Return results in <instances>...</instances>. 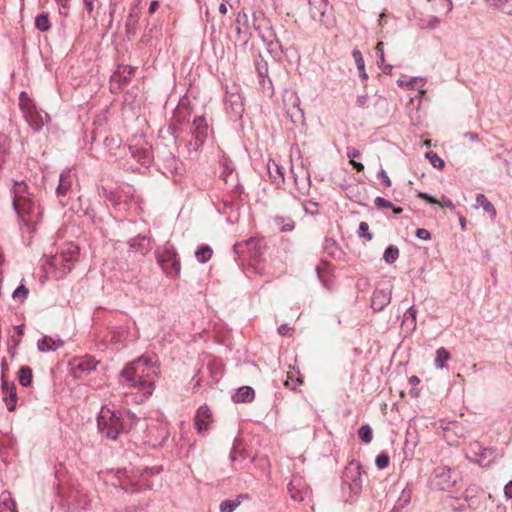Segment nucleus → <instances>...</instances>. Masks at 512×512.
Here are the masks:
<instances>
[{
  "label": "nucleus",
  "mask_w": 512,
  "mask_h": 512,
  "mask_svg": "<svg viewBox=\"0 0 512 512\" xmlns=\"http://www.w3.org/2000/svg\"><path fill=\"white\" fill-rule=\"evenodd\" d=\"M154 357L141 356L128 363L120 372V383L129 388H136L141 393V401L152 395L158 368Z\"/></svg>",
  "instance_id": "f257e3e1"
},
{
  "label": "nucleus",
  "mask_w": 512,
  "mask_h": 512,
  "mask_svg": "<svg viewBox=\"0 0 512 512\" xmlns=\"http://www.w3.org/2000/svg\"><path fill=\"white\" fill-rule=\"evenodd\" d=\"M12 205L21 226L27 228L29 233L35 230L42 217V209L24 181L14 182L11 188Z\"/></svg>",
  "instance_id": "f03ea898"
},
{
  "label": "nucleus",
  "mask_w": 512,
  "mask_h": 512,
  "mask_svg": "<svg viewBox=\"0 0 512 512\" xmlns=\"http://www.w3.org/2000/svg\"><path fill=\"white\" fill-rule=\"evenodd\" d=\"M126 419L134 421L136 416L129 411L111 410L104 406L97 418V426L99 431L108 439L115 440L121 432L127 429Z\"/></svg>",
  "instance_id": "7ed1b4c3"
},
{
  "label": "nucleus",
  "mask_w": 512,
  "mask_h": 512,
  "mask_svg": "<svg viewBox=\"0 0 512 512\" xmlns=\"http://www.w3.org/2000/svg\"><path fill=\"white\" fill-rule=\"evenodd\" d=\"M78 257L79 247L73 243H67L60 253L55 254L49 259L48 266L58 273L57 278H62L72 270Z\"/></svg>",
  "instance_id": "20e7f679"
},
{
  "label": "nucleus",
  "mask_w": 512,
  "mask_h": 512,
  "mask_svg": "<svg viewBox=\"0 0 512 512\" xmlns=\"http://www.w3.org/2000/svg\"><path fill=\"white\" fill-rule=\"evenodd\" d=\"M255 29L263 43L267 46L269 53L274 56H279L282 52V47L272 27L271 21L264 16L256 18Z\"/></svg>",
  "instance_id": "39448f33"
},
{
  "label": "nucleus",
  "mask_w": 512,
  "mask_h": 512,
  "mask_svg": "<svg viewBox=\"0 0 512 512\" xmlns=\"http://www.w3.org/2000/svg\"><path fill=\"white\" fill-rule=\"evenodd\" d=\"M157 261L168 276H177L180 273V258L175 247L169 242L157 250Z\"/></svg>",
  "instance_id": "423d86ee"
},
{
  "label": "nucleus",
  "mask_w": 512,
  "mask_h": 512,
  "mask_svg": "<svg viewBox=\"0 0 512 512\" xmlns=\"http://www.w3.org/2000/svg\"><path fill=\"white\" fill-rule=\"evenodd\" d=\"M310 16L314 21L329 28L334 24L328 4V0H309Z\"/></svg>",
  "instance_id": "0eeeda50"
},
{
  "label": "nucleus",
  "mask_w": 512,
  "mask_h": 512,
  "mask_svg": "<svg viewBox=\"0 0 512 512\" xmlns=\"http://www.w3.org/2000/svg\"><path fill=\"white\" fill-rule=\"evenodd\" d=\"M286 116L293 124H303L305 117L300 107V99L294 91L286 92L283 98Z\"/></svg>",
  "instance_id": "6e6552de"
},
{
  "label": "nucleus",
  "mask_w": 512,
  "mask_h": 512,
  "mask_svg": "<svg viewBox=\"0 0 512 512\" xmlns=\"http://www.w3.org/2000/svg\"><path fill=\"white\" fill-rule=\"evenodd\" d=\"M392 284L387 282L380 283L374 290L371 297V308L376 311H382L391 301Z\"/></svg>",
  "instance_id": "1a4fd4ad"
},
{
  "label": "nucleus",
  "mask_w": 512,
  "mask_h": 512,
  "mask_svg": "<svg viewBox=\"0 0 512 512\" xmlns=\"http://www.w3.org/2000/svg\"><path fill=\"white\" fill-rule=\"evenodd\" d=\"M208 124L206 118L203 116L196 117L192 123V137L193 141L189 143L194 151H197L204 143L208 136Z\"/></svg>",
  "instance_id": "9d476101"
},
{
  "label": "nucleus",
  "mask_w": 512,
  "mask_h": 512,
  "mask_svg": "<svg viewBox=\"0 0 512 512\" xmlns=\"http://www.w3.org/2000/svg\"><path fill=\"white\" fill-rule=\"evenodd\" d=\"M246 249L251 253L252 258L260 257L266 249V242L264 238L251 237L246 241L234 244L233 251L239 255Z\"/></svg>",
  "instance_id": "9b49d317"
},
{
  "label": "nucleus",
  "mask_w": 512,
  "mask_h": 512,
  "mask_svg": "<svg viewBox=\"0 0 512 512\" xmlns=\"http://www.w3.org/2000/svg\"><path fill=\"white\" fill-rule=\"evenodd\" d=\"M343 481L348 484L354 494H359L362 489L361 467L359 463L350 462L345 468Z\"/></svg>",
  "instance_id": "f8f14e48"
},
{
  "label": "nucleus",
  "mask_w": 512,
  "mask_h": 512,
  "mask_svg": "<svg viewBox=\"0 0 512 512\" xmlns=\"http://www.w3.org/2000/svg\"><path fill=\"white\" fill-rule=\"evenodd\" d=\"M288 493L294 501L302 502L309 495L310 488L305 479L298 474H294L287 485Z\"/></svg>",
  "instance_id": "ddd939ff"
},
{
  "label": "nucleus",
  "mask_w": 512,
  "mask_h": 512,
  "mask_svg": "<svg viewBox=\"0 0 512 512\" xmlns=\"http://www.w3.org/2000/svg\"><path fill=\"white\" fill-rule=\"evenodd\" d=\"M22 112L26 122L34 131H40L50 119L49 115L43 110H39L35 104L30 107L26 106Z\"/></svg>",
  "instance_id": "4468645a"
},
{
  "label": "nucleus",
  "mask_w": 512,
  "mask_h": 512,
  "mask_svg": "<svg viewBox=\"0 0 512 512\" xmlns=\"http://www.w3.org/2000/svg\"><path fill=\"white\" fill-rule=\"evenodd\" d=\"M224 105L227 114L232 119H239L244 112L242 97L237 92H226L224 97Z\"/></svg>",
  "instance_id": "2eb2a0df"
},
{
  "label": "nucleus",
  "mask_w": 512,
  "mask_h": 512,
  "mask_svg": "<svg viewBox=\"0 0 512 512\" xmlns=\"http://www.w3.org/2000/svg\"><path fill=\"white\" fill-rule=\"evenodd\" d=\"M129 151L131 157L144 167H148L153 161V153L151 151V147L147 144L141 147H138L137 145H130Z\"/></svg>",
  "instance_id": "dca6fc26"
},
{
  "label": "nucleus",
  "mask_w": 512,
  "mask_h": 512,
  "mask_svg": "<svg viewBox=\"0 0 512 512\" xmlns=\"http://www.w3.org/2000/svg\"><path fill=\"white\" fill-rule=\"evenodd\" d=\"M136 67L130 65H119L110 78L111 84H117L118 88L126 86L130 82V76L134 74Z\"/></svg>",
  "instance_id": "f3484780"
},
{
  "label": "nucleus",
  "mask_w": 512,
  "mask_h": 512,
  "mask_svg": "<svg viewBox=\"0 0 512 512\" xmlns=\"http://www.w3.org/2000/svg\"><path fill=\"white\" fill-rule=\"evenodd\" d=\"M181 163L178 159L175 158L171 153L168 155L166 159V163L163 167V174L167 177H171L174 182L180 180L181 177Z\"/></svg>",
  "instance_id": "a211bd4d"
},
{
  "label": "nucleus",
  "mask_w": 512,
  "mask_h": 512,
  "mask_svg": "<svg viewBox=\"0 0 512 512\" xmlns=\"http://www.w3.org/2000/svg\"><path fill=\"white\" fill-rule=\"evenodd\" d=\"M2 391L4 393L3 400L8 411H14L17 405V392L14 382L4 381L2 383Z\"/></svg>",
  "instance_id": "6ab92c4d"
},
{
  "label": "nucleus",
  "mask_w": 512,
  "mask_h": 512,
  "mask_svg": "<svg viewBox=\"0 0 512 512\" xmlns=\"http://www.w3.org/2000/svg\"><path fill=\"white\" fill-rule=\"evenodd\" d=\"M211 422V412L210 409L206 406H200L195 415V426L199 433H202L207 430L208 425Z\"/></svg>",
  "instance_id": "aec40b11"
},
{
  "label": "nucleus",
  "mask_w": 512,
  "mask_h": 512,
  "mask_svg": "<svg viewBox=\"0 0 512 512\" xmlns=\"http://www.w3.org/2000/svg\"><path fill=\"white\" fill-rule=\"evenodd\" d=\"M267 171L269 177L273 183L276 185H280L284 182V171L283 167L279 165L276 161L270 159L267 163Z\"/></svg>",
  "instance_id": "412c9836"
},
{
  "label": "nucleus",
  "mask_w": 512,
  "mask_h": 512,
  "mask_svg": "<svg viewBox=\"0 0 512 512\" xmlns=\"http://www.w3.org/2000/svg\"><path fill=\"white\" fill-rule=\"evenodd\" d=\"M72 186L71 171L69 169L64 170L59 177V184L56 188L58 197L66 196Z\"/></svg>",
  "instance_id": "4be33fe9"
},
{
  "label": "nucleus",
  "mask_w": 512,
  "mask_h": 512,
  "mask_svg": "<svg viewBox=\"0 0 512 512\" xmlns=\"http://www.w3.org/2000/svg\"><path fill=\"white\" fill-rule=\"evenodd\" d=\"M130 248L142 255L151 250L150 239L146 236H137L129 241Z\"/></svg>",
  "instance_id": "5701e85b"
},
{
  "label": "nucleus",
  "mask_w": 512,
  "mask_h": 512,
  "mask_svg": "<svg viewBox=\"0 0 512 512\" xmlns=\"http://www.w3.org/2000/svg\"><path fill=\"white\" fill-rule=\"evenodd\" d=\"M61 346H63V341L61 339H54L48 336L39 339L37 342V347L41 352L55 351Z\"/></svg>",
  "instance_id": "b1692460"
},
{
  "label": "nucleus",
  "mask_w": 512,
  "mask_h": 512,
  "mask_svg": "<svg viewBox=\"0 0 512 512\" xmlns=\"http://www.w3.org/2000/svg\"><path fill=\"white\" fill-rule=\"evenodd\" d=\"M254 396H255V392L252 387L242 386L232 396V399L235 403H248L254 399Z\"/></svg>",
  "instance_id": "393cba45"
},
{
  "label": "nucleus",
  "mask_w": 512,
  "mask_h": 512,
  "mask_svg": "<svg viewBox=\"0 0 512 512\" xmlns=\"http://www.w3.org/2000/svg\"><path fill=\"white\" fill-rule=\"evenodd\" d=\"M220 165L222 167V172L220 174V178L228 183L229 178L233 176L235 172V166L232 160L226 156H223L220 160Z\"/></svg>",
  "instance_id": "a878e982"
},
{
  "label": "nucleus",
  "mask_w": 512,
  "mask_h": 512,
  "mask_svg": "<svg viewBox=\"0 0 512 512\" xmlns=\"http://www.w3.org/2000/svg\"><path fill=\"white\" fill-rule=\"evenodd\" d=\"M0 504V512H18L16 509V502L12 498L11 493L8 491L1 493Z\"/></svg>",
  "instance_id": "bb28decb"
},
{
  "label": "nucleus",
  "mask_w": 512,
  "mask_h": 512,
  "mask_svg": "<svg viewBox=\"0 0 512 512\" xmlns=\"http://www.w3.org/2000/svg\"><path fill=\"white\" fill-rule=\"evenodd\" d=\"M419 198L427 201L431 204H439L441 207H447L451 210L455 209V205L452 203L450 198L446 197L445 195H442L441 200L437 201L433 196L429 195L428 193L421 192L419 193Z\"/></svg>",
  "instance_id": "cd10ccee"
},
{
  "label": "nucleus",
  "mask_w": 512,
  "mask_h": 512,
  "mask_svg": "<svg viewBox=\"0 0 512 512\" xmlns=\"http://www.w3.org/2000/svg\"><path fill=\"white\" fill-rule=\"evenodd\" d=\"M324 252L333 259L340 258L341 250L339 249L336 241L332 238H325L323 242Z\"/></svg>",
  "instance_id": "c85d7f7f"
},
{
  "label": "nucleus",
  "mask_w": 512,
  "mask_h": 512,
  "mask_svg": "<svg viewBox=\"0 0 512 512\" xmlns=\"http://www.w3.org/2000/svg\"><path fill=\"white\" fill-rule=\"evenodd\" d=\"M476 205L477 207H481L485 212H487L492 219L496 217L497 212L494 205L487 199L484 194H477Z\"/></svg>",
  "instance_id": "c756f323"
},
{
  "label": "nucleus",
  "mask_w": 512,
  "mask_h": 512,
  "mask_svg": "<svg viewBox=\"0 0 512 512\" xmlns=\"http://www.w3.org/2000/svg\"><path fill=\"white\" fill-rule=\"evenodd\" d=\"M98 362L92 357H84L77 361L75 369L81 372L89 373L95 370Z\"/></svg>",
  "instance_id": "7c9ffc66"
},
{
  "label": "nucleus",
  "mask_w": 512,
  "mask_h": 512,
  "mask_svg": "<svg viewBox=\"0 0 512 512\" xmlns=\"http://www.w3.org/2000/svg\"><path fill=\"white\" fill-rule=\"evenodd\" d=\"M416 316L417 309L415 306H410L404 313L402 325H405L410 330H414L416 328Z\"/></svg>",
  "instance_id": "2f4dec72"
},
{
  "label": "nucleus",
  "mask_w": 512,
  "mask_h": 512,
  "mask_svg": "<svg viewBox=\"0 0 512 512\" xmlns=\"http://www.w3.org/2000/svg\"><path fill=\"white\" fill-rule=\"evenodd\" d=\"M440 24V19L437 16L430 15L427 18H419L417 26L421 30L425 29H436Z\"/></svg>",
  "instance_id": "473e14b6"
},
{
  "label": "nucleus",
  "mask_w": 512,
  "mask_h": 512,
  "mask_svg": "<svg viewBox=\"0 0 512 512\" xmlns=\"http://www.w3.org/2000/svg\"><path fill=\"white\" fill-rule=\"evenodd\" d=\"M213 255V250L209 245H201L198 247V249L195 251V257L197 261L201 264H204L208 262Z\"/></svg>",
  "instance_id": "72a5a7b5"
},
{
  "label": "nucleus",
  "mask_w": 512,
  "mask_h": 512,
  "mask_svg": "<svg viewBox=\"0 0 512 512\" xmlns=\"http://www.w3.org/2000/svg\"><path fill=\"white\" fill-rule=\"evenodd\" d=\"M32 369L29 366H22L18 372L19 383L23 387H29L32 384Z\"/></svg>",
  "instance_id": "f704fd0d"
},
{
  "label": "nucleus",
  "mask_w": 512,
  "mask_h": 512,
  "mask_svg": "<svg viewBox=\"0 0 512 512\" xmlns=\"http://www.w3.org/2000/svg\"><path fill=\"white\" fill-rule=\"evenodd\" d=\"M495 452L496 451L492 448L483 447V451L479 453L475 463L479 464L480 466H487L495 457Z\"/></svg>",
  "instance_id": "c9c22d12"
},
{
  "label": "nucleus",
  "mask_w": 512,
  "mask_h": 512,
  "mask_svg": "<svg viewBox=\"0 0 512 512\" xmlns=\"http://www.w3.org/2000/svg\"><path fill=\"white\" fill-rule=\"evenodd\" d=\"M352 56H353V58L355 60L357 69L359 71V76L363 80H366L368 78V75H367V73L365 71V63H364V59H363L361 51L358 50V49H354L352 51Z\"/></svg>",
  "instance_id": "e433bc0d"
},
{
  "label": "nucleus",
  "mask_w": 512,
  "mask_h": 512,
  "mask_svg": "<svg viewBox=\"0 0 512 512\" xmlns=\"http://www.w3.org/2000/svg\"><path fill=\"white\" fill-rule=\"evenodd\" d=\"M274 224L282 231V232H290L294 229V222L290 218H284L282 216H275L273 218Z\"/></svg>",
  "instance_id": "4c0bfd02"
},
{
  "label": "nucleus",
  "mask_w": 512,
  "mask_h": 512,
  "mask_svg": "<svg viewBox=\"0 0 512 512\" xmlns=\"http://www.w3.org/2000/svg\"><path fill=\"white\" fill-rule=\"evenodd\" d=\"M247 497V495H240L236 499H226L220 503L221 512H233L240 504V498Z\"/></svg>",
  "instance_id": "58836bf2"
},
{
  "label": "nucleus",
  "mask_w": 512,
  "mask_h": 512,
  "mask_svg": "<svg viewBox=\"0 0 512 512\" xmlns=\"http://www.w3.org/2000/svg\"><path fill=\"white\" fill-rule=\"evenodd\" d=\"M450 359V353L444 347H440L436 350L435 367L443 369L445 362Z\"/></svg>",
  "instance_id": "ea45409f"
},
{
  "label": "nucleus",
  "mask_w": 512,
  "mask_h": 512,
  "mask_svg": "<svg viewBox=\"0 0 512 512\" xmlns=\"http://www.w3.org/2000/svg\"><path fill=\"white\" fill-rule=\"evenodd\" d=\"M294 182L297 187V190L301 195H307L310 190L311 180H310V174L309 172H305V177L302 180L301 184L299 183V180L297 176L294 175Z\"/></svg>",
  "instance_id": "a19ab883"
},
{
  "label": "nucleus",
  "mask_w": 512,
  "mask_h": 512,
  "mask_svg": "<svg viewBox=\"0 0 512 512\" xmlns=\"http://www.w3.org/2000/svg\"><path fill=\"white\" fill-rule=\"evenodd\" d=\"M35 27L42 32L48 31L51 27L48 13L43 12L35 18Z\"/></svg>",
  "instance_id": "79ce46f5"
},
{
  "label": "nucleus",
  "mask_w": 512,
  "mask_h": 512,
  "mask_svg": "<svg viewBox=\"0 0 512 512\" xmlns=\"http://www.w3.org/2000/svg\"><path fill=\"white\" fill-rule=\"evenodd\" d=\"M399 257V249L398 247L394 245L388 246L383 254V259L386 263L392 264L394 263Z\"/></svg>",
  "instance_id": "37998d69"
},
{
  "label": "nucleus",
  "mask_w": 512,
  "mask_h": 512,
  "mask_svg": "<svg viewBox=\"0 0 512 512\" xmlns=\"http://www.w3.org/2000/svg\"><path fill=\"white\" fill-rule=\"evenodd\" d=\"M481 451H483V446L479 442L471 443L466 449V457L470 461L475 462Z\"/></svg>",
  "instance_id": "c03bdc74"
},
{
  "label": "nucleus",
  "mask_w": 512,
  "mask_h": 512,
  "mask_svg": "<svg viewBox=\"0 0 512 512\" xmlns=\"http://www.w3.org/2000/svg\"><path fill=\"white\" fill-rule=\"evenodd\" d=\"M359 438L365 442L370 443L373 439V432L368 424L362 425L358 430Z\"/></svg>",
  "instance_id": "a18cd8bd"
},
{
  "label": "nucleus",
  "mask_w": 512,
  "mask_h": 512,
  "mask_svg": "<svg viewBox=\"0 0 512 512\" xmlns=\"http://www.w3.org/2000/svg\"><path fill=\"white\" fill-rule=\"evenodd\" d=\"M104 199H106L107 201H109L112 205H117L118 204V193L113 191V190H109L108 188L106 187H103L102 188V191H101V194H100Z\"/></svg>",
  "instance_id": "49530a36"
},
{
  "label": "nucleus",
  "mask_w": 512,
  "mask_h": 512,
  "mask_svg": "<svg viewBox=\"0 0 512 512\" xmlns=\"http://www.w3.org/2000/svg\"><path fill=\"white\" fill-rule=\"evenodd\" d=\"M411 491L404 489L395 505V509H402L410 503Z\"/></svg>",
  "instance_id": "de8ad7c7"
},
{
  "label": "nucleus",
  "mask_w": 512,
  "mask_h": 512,
  "mask_svg": "<svg viewBox=\"0 0 512 512\" xmlns=\"http://www.w3.org/2000/svg\"><path fill=\"white\" fill-rule=\"evenodd\" d=\"M426 157L434 168L442 169L445 165L444 160L433 151L427 152Z\"/></svg>",
  "instance_id": "09e8293b"
},
{
  "label": "nucleus",
  "mask_w": 512,
  "mask_h": 512,
  "mask_svg": "<svg viewBox=\"0 0 512 512\" xmlns=\"http://www.w3.org/2000/svg\"><path fill=\"white\" fill-rule=\"evenodd\" d=\"M498 6L495 8L496 10L512 16V0H497Z\"/></svg>",
  "instance_id": "8fccbe9b"
},
{
  "label": "nucleus",
  "mask_w": 512,
  "mask_h": 512,
  "mask_svg": "<svg viewBox=\"0 0 512 512\" xmlns=\"http://www.w3.org/2000/svg\"><path fill=\"white\" fill-rule=\"evenodd\" d=\"M357 234L358 237L364 238L367 241L373 238V234L369 232V225L366 222H360Z\"/></svg>",
  "instance_id": "3c124183"
},
{
  "label": "nucleus",
  "mask_w": 512,
  "mask_h": 512,
  "mask_svg": "<svg viewBox=\"0 0 512 512\" xmlns=\"http://www.w3.org/2000/svg\"><path fill=\"white\" fill-rule=\"evenodd\" d=\"M390 458L386 453H380L376 456L375 465L379 470H383L388 467Z\"/></svg>",
  "instance_id": "603ef678"
},
{
  "label": "nucleus",
  "mask_w": 512,
  "mask_h": 512,
  "mask_svg": "<svg viewBox=\"0 0 512 512\" xmlns=\"http://www.w3.org/2000/svg\"><path fill=\"white\" fill-rule=\"evenodd\" d=\"M28 293H29V290L28 288L21 284L19 285L13 292L12 294V297L15 299V300H25L28 296Z\"/></svg>",
  "instance_id": "864d4df0"
},
{
  "label": "nucleus",
  "mask_w": 512,
  "mask_h": 512,
  "mask_svg": "<svg viewBox=\"0 0 512 512\" xmlns=\"http://www.w3.org/2000/svg\"><path fill=\"white\" fill-rule=\"evenodd\" d=\"M33 104H35L33 102V100L28 96L27 92L25 91H22L19 95V105H20V108L21 110H25L26 109V106H32Z\"/></svg>",
  "instance_id": "5fc2aeb1"
},
{
  "label": "nucleus",
  "mask_w": 512,
  "mask_h": 512,
  "mask_svg": "<svg viewBox=\"0 0 512 512\" xmlns=\"http://www.w3.org/2000/svg\"><path fill=\"white\" fill-rule=\"evenodd\" d=\"M316 274H317L318 280L321 282L323 287H325L327 290H331L332 282L325 278L321 266L316 267Z\"/></svg>",
  "instance_id": "6e6d98bb"
},
{
  "label": "nucleus",
  "mask_w": 512,
  "mask_h": 512,
  "mask_svg": "<svg viewBox=\"0 0 512 512\" xmlns=\"http://www.w3.org/2000/svg\"><path fill=\"white\" fill-rule=\"evenodd\" d=\"M418 82H421V86L419 88V94L420 95H424L426 93V90L423 88V85L426 82L425 78L414 77V78L410 79L409 81H407V83H405V87H411L412 88Z\"/></svg>",
  "instance_id": "4d7b16f0"
},
{
  "label": "nucleus",
  "mask_w": 512,
  "mask_h": 512,
  "mask_svg": "<svg viewBox=\"0 0 512 512\" xmlns=\"http://www.w3.org/2000/svg\"><path fill=\"white\" fill-rule=\"evenodd\" d=\"M374 204L377 208L379 209H390L391 207H393V203L390 202L389 200H386L385 198L383 197H376L375 200H374Z\"/></svg>",
  "instance_id": "13d9d810"
},
{
  "label": "nucleus",
  "mask_w": 512,
  "mask_h": 512,
  "mask_svg": "<svg viewBox=\"0 0 512 512\" xmlns=\"http://www.w3.org/2000/svg\"><path fill=\"white\" fill-rule=\"evenodd\" d=\"M416 236L421 239V240H424V241H427V240H430L431 239V234L430 232L425 229V228H418L416 230Z\"/></svg>",
  "instance_id": "bf43d9fd"
},
{
  "label": "nucleus",
  "mask_w": 512,
  "mask_h": 512,
  "mask_svg": "<svg viewBox=\"0 0 512 512\" xmlns=\"http://www.w3.org/2000/svg\"><path fill=\"white\" fill-rule=\"evenodd\" d=\"M378 178H380L382 180V183L385 187H390L391 186V180L387 174V172L384 170V169H381L379 172H378Z\"/></svg>",
  "instance_id": "052dcab7"
},
{
  "label": "nucleus",
  "mask_w": 512,
  "mask_h": 512,
  "mask_svg": "<svg viewBox=\"0 0 512 512\" xmlns=\"http://www.w3.org/2000/svg\"><path fill=\"white\" fill-rule=\"evenodd\" d=\"M383 42H378L376 45V53L379 58V63H384L385 61V55H384V48H383Z\"/></svg>",
  "instance_id": "680f3d73"
},
{
  "label": "nucleus",
  "mask_w": 512,
  "mask_h": 512,
  "mask_svg": "<svg viewBox=\"0 0 512 512\" xmlns=\"http://www.w3.org/2000/svg\"><path fill=\"white\" fill-rule=\"evenodd\" d=\"M85 8L87 10L88 15H91L95 8V4L97 3V0H83Z\"/></svg>",
  "instance_id": "e2e57ef3"
},
{
  "label": "nucleus",
  "mask_w": 512,
  "mask_h": 512,
  "mask_svg": "<svg viewBox=\"0 0 512 512\" xmlns=\"http://www.w3.org/2000/svg\"><path fill=\"white\" fill-rule=\"evenodd\" d=\"M360 156L359 150L355 148H348L347 149V157L349 158L350 162L355 161L354 159Z\"/></svg>",
  "instance_id": "0e129e2a"
},
{
  "label": "nucleus",
  "mask_w": 512,
  "mask_h": 512,
  "mask_svg": "<svg viewBox=\"0 0 512 512\" xmlns=\"http://www.w3.org/2000/svg\"><path fill=\"white\" fill-rule=\"evenodd\" d=\"M463 136L465 139H467L468 141H471V142H478L480 140L478 134H476L474 132H466V133H464Z\"/></svg>",
  "instance_id": "69168bd1"
},
{
  "label": "nucleus",
  "mask_w": 512,
  "mask_h": 512,
  "mask_svg": "<svg viewBox=\"0 0 512 512\" xmlns=\"http://www.w3.org/2000/svg\"><path fill=\"white\" fill-rule=\"evenodd\" d=\"M367 101H368V96L367 95H360V96L357 97L356 104L359 107H364L365 104L367 103Z\"/></svg>",
  "instance_id": "338daca9"
},
{
  "label": "nucleus",
  "mask_w": 512,
  "mask_h": 512,
  "mask_svg": "<svg viewBox=\"0 0 512 512\" xmlns=\"http://www.w3.org/2000/svg\"><path fill=\"white\" fill-rule=\"evenodd\" d=\"M504 493L507 498L512 499V481L505 485Z\"/></svg>",
  "instance_id": "774afa93"
}]
</instances>
